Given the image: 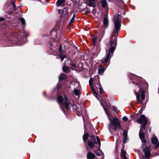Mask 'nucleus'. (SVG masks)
<instances>
[{
	"instance_id": "680f3d73",
	"label": "nucleus",
	"mask_w": 159,
	"mask_h": 159,
	"mask_svg": "<svg viewBox=\"0 0 159 159\" xmlns=\"http://www.w3.org/2000/svg\"><path fill=\"white\" fill-rule=\"evenodd\" d=\"M149 131H151V129H150Z\"/></svg>"
},
{
	"instance_id": "603ef678",
	"label": "nucleus",
	"mask_w": 159,
	"mask_h": 159,
	"mask_svg": "<svg viewBox=\"0 0 159 159\" xmlns=\"http://www.w3.org/2000/svg\"><path fill=\"white\" fill-rule=\"evenodd\" d=\"M90 88L92 92L94 91V90H95V89L93 88V87L92 86H90Z\"/></svg>"
},
{
	"instance_id": "4d7b16f0",
	"label": "nucleus",
	"mask_w": 159,
	"mask_h": 159,
	"mask_svg": "<svg viewBox=\"0 0 159 159\" xmlns=\"http://www.w3.org/2000/svg\"><path fill=\"white\" fill-rule=\"evenodd\" d=\"M143 156V157L142 158H141V159H144V156L143 155H142Z\"/></svg>"
},
{
	"instance_id": "0eeeda50",
	"label": "nucleus",
	"mask_w": 159,
	"mask_h": 159,
	"mask_svg": "<svg viewBox=\"0 0 159 159\" xmlns=\"http://www.w3.org/2000/svg\"><path fill=\"white\" fill-rule=\"evenodd\" d=\"M143 152L144 153L145 158L147 159H150L151 157V150L149 147L146 146L143 148Z\"/></svg>"
},
{
	"instance_id": "bf43d9fd",
	"label": "nucleus",
	"mask_w": 159,
	"mask_h": 159,
	"mask_svg": "<svg viewBox=\"0 0 159 159\" xmlns=\"http://www.w3.org/2000/svg\"><path fill=\"white\" fill-rule=\"evenodd\" d=\"M62 15H61V17L62 16Z\"/></svg>"
},
{
	"instance_id": "7c9ffc66",
	"label": "nucleus",
	"mask_w": 159,
	"mask_h": 159,
	"mask_svg": "<svg viewBox=\"0 0 159 159\" xmlns=\"http://www.w3.org/2000/svg\"><path fill=\"white\" fill-rule=\"evenodd\" d=\"M93 93V94L94 96L96 97L99 100L98 97L99 96H100L98 93L96 92V91L94 90V91L92 92Z\"/></svg>"
},
{
	"instance_id": "3c124183",
	"label": "nucleus",
	"mask_w": 159,
	"mask_h": 159,
	"mask_svg": "<svg viewBox=\"0 0 159 159\" xmlns=\"http://www.w3.org/2000/svg\"><path fill=\"white\" fill-rule=\"evenodd\" d=\"M61 84H57V87L58 89H60L61 87Z\"/></svg>"
},
{
	"instance_id": "f8f14e48",
	"label": "nucleus",
	"mask_w": 159,
	"mask_h": 159,
	"mask_svg": "<svg viewBox=\"0 0 159 159\" xmlns=\"http://www.w3.org/2000/svg\"><path fill=\"white\" fill-rule=\"evenodd\" d=\"M96 0H89L86 4L89 7H92L94 8L96 7Z\"/></svg>"
},
{
	"instance_id": "c756f323",
	"label": "nucleus",
	"mask_w": 159,
	"mask_h": 159,
	"mask_svg": "<svg viewBox=\"0 0 159 159\" xmlns=\"http://www.w3.org/2000/svg\"><path fill=\"white\" fill-rule=\"evenodd\" d=\"M75 13L73 14L72 18L70 20L69 23V25H70V24L71 25V24H72V23H73L74 22V19H75Z\"/></svg>"
},
{
	"instance_id": "a19ab883",
	"label": "nucleus",
	"mask_w": 159,
	"mask_h": 159,
	"mask_svg": "<svg viewBox=\"0 0 159 159\" xmlns=\"http://www.w3.org/2000/svg\"><path fill=\"white\" fill-rule=\"evenodd\" d=\"M73 109H75V110L76 111H78L79 108L76 105H73Z\"/></svg>"
},
{
	"instance_id": "f3484780",
	"label": "nucleus",
	"mask_w": 159,
	"mask_h": 159,
	"mask_svg": "<svg viewBox=\"0 0 159 159\" xmlns=\"http://www.w3.org/2000/svg\"><path fill=\"white\" fill-rule=\"evenodd\" d=\"M126 152L124 150V148H122L121 150L120 156L122 158V159H127V157L126 156ZM116 159H119V158Z\"/></svg>"
},
{
	"instance_id": "c03bdc74",
	"label": "nucleus",
	"mask_w": 159,
	"mask_h": 159,
	"mask_svg": "<svg viewBox=\"0 0 159 159\" xmlns=\"http://www.w3.org/2000/svg\"><path fill=\"white\" fill-rule=\"evenodd\" d=\"M122 120H123L127 121L128 120V119L127 117H126V116H124L123 117Z\"/></svg>"
},
{
	"instance_id": "13d9d810",
	"label": "nucleus",
	"mask_w": 159,
	"mask_h": 159,
	"mask_svg": "<svg viewBox=\"0 0 159 159\" xmlns=\"http://www.w3.org/2000/svg\"><path fill=\"white\" fill-rule=\"evenodd\" d=\"M81 63V64H82V67L83 66H83V64H82V63Z\"/></svg>"
},
{
	"instance_id": "b1692460",
	"label": "nucleus",
	"mask_w": 159,
	"mask_h": 159,
	"mask_svg": "<svg viewBox=\"0 0 159 159\" xmlns=\"http://www.w3.org/2000/svg\"><path fill=\"white\" fill-rule=\"evenodd\" d=\"M91 37H93L92 38V44L95 46L96 44V42L97 39V36H95L93 35H92Z\"/></svg>"
},
{
	"instance_id": "4c0bfd02",
	"label": "nucleus",
	"mask_w": 159,
	"mask_h": 159,
	"mask_svg": "<svg viewBox=\"0 0 159 159\" xmlns=\"http://www.w3.org/2000/svg\"><path fill=\"white\" fill-rule=\"evenodd\" d=\"M143 106L142 107H141V110L140 111H139L138 113V114H136L135 115V116H136V115L138 116V114H139V115L141 114L142 113V112H143Z\"/></svg>"
},
{
	"instance_id": "7ed1b4c3",
	"label": "nucleus",
	"mask_w": 159,
	"mask_h": 159,
	"mask_svg": "<svg viewBox=\"0 0 159 159\" xmlns=\"http://www.w3.org/2000/svg\"><path fill=\"white\" fill-rule=\"evenodd\" d=\"M104 109L106 114L108 116V119L110 121V124L111 125V127L113 130L116 131L117 129H122L119 119L116 117H113L112 119H111L109 116L110 114L109 111L105 107L104 108Z\"/></svg>"
},
{
	"instance_id": "09e8293b",
	"label": "nucleus",
	"mask_w": 159,
	"mask_h": 159,
	"mask_svg": "<svg viewBox=\"0 0 159 159\" xmlns=\"http://www.w3.org/2000/svg\"><path fill=\"white\" fill-rule=\"evenodd\" d=\"M65 15L66 16V17L65 18V20H66V19H68L69 18V15H68V13H67L66 12V14H65Z\"/></svg>"
},
{
	"instance_id": "864d4df0",
	"label": "nucleus",
	"mask_w": 159,
	"mask_h": 159,
	"mask_svg": "<svg viewBox=\"0 0 159 159\" xmlns=\"http://www.w3.org/2000/svg\"><path fill=\"white\" fill-rule=\"evenodd\" d=\"M96 155H97V156H100V154L99 152H96Z\"/></svg>"
},
{
	"instance_id": "4be33fe9",
	"label": "nucleus",
	"mask_w": 159,
	"mask_h": 159,
	"mask_svg": "<svg viewBox=\"0 0 159 159\" xmlns=\"http://www.w3.org/2000/svg\"><path fill=\"white\" fill-rule=\"evenodd\" d=\"M151 142L152 144H156L158 143V140L156 136L152 137L151 139Z\"/></svg>"
},
{
	"instance_id": "393cba45",
	"label": "nucleus",
	"mask_w": 159,
	"mask_h": 159,
	"mask_svg": "<svg viewBox=\"0 0 159 159\" xmlns=\"http://www.w3.org/2000/svg\"><path fill=\"white\" fill-rule=\"evenodd\" d=\"M87 116V112L85 109L84 108L82 110V116L84 119V117Z\"/></svg>"
},
{
	"instance_id": "f03ea898",
	"label": "nucleus",
	"mask_w": 159,
	"mask_h": 159,
	"mask_svg": "<svg viewBox=\"0 0 159 159\" xmlns=\"http://www.w3.org/2000/svg\"><path fill=\"white\" fill-rule=\"evenodd\" d=\"M133 83L137 85L139 88V93H138L135 89H134V92L136 97V99L138 102L137 104H143L142 101L145 98V91L148 89V84L145 81L143 80L140 78L136 77L135 78L132 80Z\"/></svg>"
},
{
	"instance_id": "8fccbe9b",
	"label": "nucleus",
	"mask_w": 159,
	"mask_h": 159,
	"mask_svg": "<svg viewBox=\"0 0 159 159\" xmlns=\"http://www.w3.org/2000/svg\"><path fill=\"white\" fill-rule=\"evenodd\" d=\"M5 20V19L3 17H0V21H4Z\"/></svg>"
},
{
	"instance_id": "2eb2a0df",
	"label": "nucleus",
	"mask_w": 159,
	"mask_h": 159,
	"mask_svg": "<svg viewBox=\"0 0 159 159\" xmlns=\"http://www.w3.org/2000/svg\"><path fill=\"white\" fill-rule=\"evenodd\" d=\"M64 100V98L63 97L62 95H59L57 97V102L59 104H62L64 103L63 102Z\"/></svg>"
},
{
	"instance_id": "79ce46f5",
	"label": "nucleus",
	"mask_w": 159,
	"mask_h": 159,
	"mask_svg": "<svg viewBox=\"0 0 159 159\" xmlns=\"http://www.w3.org/2000/svg\"><path fill=\"white\" fill-rule=\"evenodd\" d=\"M112 108L114 111L116 113H118L119 111V110H118L117 108L114 106H113L112 107Z\"/></svg>"
},
{
	"instance_id": "1a4fd4ad",
	"label": "nucleus",
	"mask_w": 159,
	"mask_h": 159,
	"mask_svg": "<svg viewBox=\"0 0 159 159\" xmlns=\"http://www.w3.org/2000/svg\"><path fill=\"white\" fill-rule=\"evenodd\" d=\"M64 102L62 103L63 105L65 106V108L67 111H69L70 109V103L68 102V98L66 95L64 94Z\"/></svg>"
},
{
	"instance_id": "ddd939ff",
	"label": "nucleus",
	"mask_w": 159,
	"mask_h": 159,
	"mask_svg": "<svg viewBox=\"0 0 159 159\" xmlns=\"http://www.w3.org/2000/svg\"><path fill=\"white\" fill-rule=\"evenodd\" d=\"M103 23L105 29L107 28L109 24V20L107 15L105 16L103 18Z\"/></svg>"
},
{
	"instance_id": "5701e85b",
	"label": "nucleus",
	"mask_w": 159,
	"mask_h": 159,
	"mask_svg": "<svg viewBox=\"0 0 159 159\" xmlns=\"http://www.w3.org/2000/svg\"><path fill=\"white\" fill-rule=\"evenodd\" d=\"M105 71V68L102 66L101 68H99L98 69V73L100 75H102Z\"/></svg>"
},
{
	"instance_id": "5fc2aeb1",
	"label": "nucleus",
	"mask_w": 159,
	"mask_h": 159,
	"mask_svg": "<svg viewBox=\"0 0 159 159\" xmlns=\"http://www.w3.org/2000/svg\"><path fill=\"white\" fill-rule=\"evenodd\" d=\"M90 13V11H85V12L84 14L86 15V14H87L88 13Z\"/></svg>"
},
{
	"instance_id": "4468645a",
	"label": "nucleus",
	"mask_w": 159,
	"mask_h": 159,
	"mask_svg": "<svg viewBox=\"0 0 159 159\" xmlns=\"http://www.w3.org/2000/svg\"><path fill=\"white\" fill-rule=\"evenodd\" d=\"M89 136V134L87 132H85L82 137L84 143H86L88 139H89L88 138Z\"/></svg>"
},
{
	"instance_id": "c9c22d12",
	"label": "nucleus",
	"mask_w": 159,
	"mask_h": 159,
	"mask_svg": "<svg viewBox=\"0 0 159 159\" xmlns=\"http://www.w3.org/2000/svg\"><path fill=\"white\" fill-rule=\"evenodd\" d=\"M77 113L76 114L77 116H82V109H81L80 110V111H76Z\"/></svg>"
},
{
	"instance_id": "39448f33",
	"label": "nucleus",
	"mask_w": 159,
	"mask_h": 159,
	"mask_svg": "<svg viewBox=\"0 0 159 159\" xmlns=\"http://www.w3.org/2000/svg\"><path fill=\"white\" fill-rule=\"evenodd\" d=\"M136 121L139 124H142L140 126V130H143V129L147 130L146 126L147 125H149L150 122L148 121V118H146L144 115H141L140 118L136 120Z\"/></svg>"
},
{
	"instance_id": "2f4dec72",
	"label": "nucleus",
	"mask_w": 159,
	"mask_h": 159,
	"mask_svg": "<svg viewBox=\"0 0 159 159\" xmlns=\"http://www.w3.org/2000/svg\"><path fill=\"white\" fill-rule=\"evenodd\" d=\"M53 45V44H52V43L51 42H50L48 44H47V46L48 48H50V50H52V49Z\"/></svg>"
},
{
	"instance_id": "423d86ee",
	"label": "nucleus",
	"mask_w": 159,
	"mask_h": 159,
	"mask_svg": "<svg viewBox=\"0 0 159 159\" xmlns=\"http://www.w3.org/2000/svg\"><path fill=\"white\" fill-rule=\"evenodd\" d=\"M89 138H91V139H88L86 143H84L85 146L87 150L89 148L90 149H92L94 147L95 144H97L96 138L94 135H90Z\"/></svg>"
},
{
	"instance_id": "49530a36",
	"label": "nucleus",
	"mask_w": 159,
	"mask_h": 159,
	"mask_svg": "<svg viewBox=\"0 0 159 159\" xmlns=\"http://www.w3.org/2000/svg\"><path fill=\"white\" fill-rule=\"evenodd\" d=\"M58 13L59 14H61V13H62L63 14V13L64 11H62L61 10H58Z\"/></svg>"
},
{
	"instance_id": "a18cd8bd",
	"label": "nucleus",
	"mask_w": 159,
	"mask_h": 159,
	"mask_svg": "<svg viewBox=\"0 0 159 159\" xmlns=\"http://www.w3.org/2000/svg\"><path fill=\"white\" fill-rule=\"evenodd\" d=\"M155 146L154 147V148L155 149H157L159 146V145L157 143L156 144H155Z\"/></svg>"
},
{
	"instance_id": "72a5a7b5",
	"label": "nucleus",
	"mask_w": 159,
	"mask_h": 159,
	"mask_svg": "<svg viewBox=\"0 0 159 159\" xmlns=\"http://www.w3.org/2000/svg\"><path fill=\"white\" fill-rule=\"evenodd\" d=\"M20 20L21 21L22 24H23L24 25H26L25 20L23 18H20Z\"/></svg>"
},
{
	"instance_id": "a211bd4d",
	"label": "nucleus",
	"mask_w": 159,
	"mask_h": 159,
	"mask_svg": "<svg viewBox=\"0 0 159 159\" xmlns=\"http://www.w3.org/2000/svg\"><path fill=\"white\" fill-rule=\"evenodd\" d=\"M70 67H69L68 66H66L64 65L62 67V70L63 72L66 73V74H68L69 73L70 70Z\"/></svg>"
},
{
	"instance_id": "e433bc0d",
	"label": "nucleus",
	"mask_w": 159,
	"mask_h": 159,
	"mask_svg": "<svg viewBox=\"0 0 159 159\" xmlns=\"http://www.w3.org/2000/svg\"><path fill=\"white\" fill-rule=\"evenodd\" d=\"M74 92L76 96H78L80 93L79 90L78 89H75Z\"/></svg>"
},
{
	"instance_id": "aec40b11",
	"label": "nucleus",
	"mask_w": 159,
	"mask_h": 159,
	"mask_svg": "<svg viewBox=\"0 0 159 159\" xmlns=\"http://www.w3.org/2000/svg\"><path fill=\"white\" fill-rule=\"evenodd\" d=\"M65 1L66 0H58L56 3L57 6L58 7L61 4L63 6H64Z\"/></svg>"
},
{
	"instance_id": "0e129e2a",
	"label": "nucleus",
	"mask_w": 159,
	"mask_h": 159,
	"mask_svg": "<svg viewBox=\"0 0 159 159\" xmlns=\"http://www.w3.org/2000/svg\"><path fill=\"white\" fill-rule=\"evenodd\" d=\"M101 104H103V103H101Z\"/></svg>"
},
{
	"instance_id": "412c9836",
	"label": "nucleus",
	"mask_w": 159,
	"mask_h": 159,
	"mask_svg": "<svg viewBox=\"0 0 159 159\" xmlns=\"http://www.w3.org/2000/svg\"><path fill=\"white\" fill-rule=\"evenodd\" d=\"M139 136L141 140L143 139H144V138H145V135L143 133V130H140L139 133Z\"/></svg>"
},
{
	"instance_id": "6e6552de",
	"label": "nucleus",
	"mask_w": 159,
	"mask_h": 159,
	"mask_svg": "<svg viewBox=\"0 0 159 159\" xmlns=\"http://www.w3.org/2000/svg\"><path fill=\"white\" fill-rule=\"evenodd\" d=\"M69 65L70 66V68L72 70H74L75 68H77V66L79 65V63L78 61L75 59L72 60H71L69 63Z\"/></svg>"
},
{
	"instance_id": "c85d7f7f",
	"label": "nucleus",
	"mask_w": 159,
	"mask_h": 159,
	"mask_svg": "<svg viewBox=\"0 0 159 159\" xmlns=\"http://www.w3.org/2000/svg\"><path fill=\"white\" fill-rule=\"evenodd\" d=\"M58 56L62 61H63L64 59L66 57V56L62 53H60L58 55Z\"/></svg>"
},
{
	"instance_id": "052dcab7",
	"label": "nucleus",
	"mask_w": 159,
	"mask_h": 159,
	"mask_svg": "<svg viewBox=\"0 0 159 159\" xmlns=\"http://www.w3.org/2000/svg\"><path fill=\"white\" fill-rule=\"evenodd\" d=\"M109 2H110V0H107Z\"/></svg>"
},
{
	"instance_id": "58836bf2",
	"label": "nucleus",
	"mask_w": 159,
	"mask_h": 159,
	"mask_svg": "<svg viewBox=\"0 0 159 159\" xmlns=\"http://www.w3.org/2000/svg\"><path fill=\"white\" fill-rule=\"evenodd\" d=\"M11 4L12 5L13 7V9L14 11L16 10V5L14 2H11Z\"/></svg>"
},
{
	"instance_id": "cd10ccee",
	"label": "nucleus",
	"mask_w": 159,
	"mask_h": 159,
	"mask_svg": "<svg viewBox=\"0 0 159 159\" xmlns=\"http://www.w3.org/2000/svg\"><path fill=\"white\" fill-rule=\"evenodd\" d=\"M96 138L97 140V141H96L97 142V144L98 143L99 144L98 148L100 149L101 145L100 138L98 136H97Z\"/></svg>"
},
{
	"instance_id": "9b49d317",
	"label": "nucleus",
	"mask_w": 159,
	"mask_h": 159,
	"mask_svg": "<svg viewBox=\"0 0 159 159\" xmlns=\"http://www.w3.org/2000/svg\"><path fill=\"white\" fill-rule=\"evenodd\" d=\"M59 81L63 84V82H66L67 81L66 75L64 74H61L59 77Z\"/></svg>"
},
{
	"instance_id": "a878e982",
	"label": "nucleus",
	"mask_w": 159,
	"mask_h": 159,
	"mask_svg": "<svg viewBox=\"0 0 159 159\" xmlns=\"http://www.w3.org/2000/svg\"><path fill=\"white\" fill-rule=\"evenodd\" d=\"M98 88L99 89L100 93V94H102V93L104 92L102 91V86L100 83L99 82L98 84Z\"/></svg>"
},
{
	"instance_id": "9d476101",
	"label": "nucleus",
	"mask_w": 159,
	"mask_h": 159,
	"mask_svg": "<svg viewBox=\"0 0 159 159\" xmlns=\"http://www.w3.org/2000/svg\"><path fill=\"white\" fill-rule=\"evenodd\" d=\"M51 34V38L52 41H55L57 37V32L56 30H52L50 32Z\"/></svg>"
},
{
	"instance_id": "6ab92c4d",
	"label": "nucleus",
	"mask_w": 159,
	"mask_h": 159,
	"mask_svg": "<svg viewBox=\"0 0 159 159\" xmlns=\"http://www.w3.org/2000/svg\"><path fill=\"white\" fill-rule=\"evenodd\" d=\"M101 6L103 8H108V3L106 0H101Z\"/></svg>"
},
{
	"instance_id": "37998d69",
	"label": "nucleus",
	"mask_w": 159,
	"mask_h": 159,
	"mask_svg": "<svg viewBox=\"0 0 159 159\" xmlns=\"http://www.w3.org/2000/svg\"><path fill=\"white\" fill-rule=\"evenodd\" d=\"M127 139V136H123V142L125 143L126 142V141Z\"/></svg>"
},
{
	"instance_id": "dca6fc26",
	"label": "nucleus",
	"mask_w": 159,
	"mask_h": 159,
	"mask_svg": "<svg viewBox=\"0 0 159 159\" xmlns=\"http://www.w3.org/2000/svg\"><path fill=\"white\" fill-rule=\"evenodd\" d=\"M95 157V155L91 152H88L87 154V159H94Z\"/></svg>"
},
{
	"instance_id": "f257e3e1",
	"label": "nucleus",
	"mask_w": 159,
	"mask_h": 159,
	"mask_svg": "<svg viewBox=\"0 0 159 159\" xmlns=\"http://www.w3.org/2000/svg\"><path fill=\"white\" fill-rule=\"evenodd\" d=\"M119 16V15L118 16H115L113 18L114 28L113 34L110 37V47L106 58L102 61V63L103 64H106L108 62L110 59V57H111L113 56L114 51L116 48L117 36L120 30L121 26V21H120Z\"/></svg>"
},
{
	"instance_id": "20e7f679",
	"label": "nucleus",
	"mask_w": 159,
	"mask_h": 159,
	"mask_svg": "<svg viewBox=\"0 0 159 159\" xmlns=\"http://www.w3.org/2000/svg\"><path fill=\"white\" fill-rule=\"evenodd\" d=\"M136 121L139 124H142L140 126V130H143V129L147 130L146 126L147 125H149L150 122L148 121V118H146L144 115H141L140 118L136 120Z\"/></svg>"
},
{
	"instance_id": "bb28decb",
	"label": "nucleus",
	"mask_w": 159,
	"mask_h": 159,
	"mask_svg": "<svg viewBox=\"0 0 159 159\" xmlns=\"http://www.w3.org/2000/svg\"><path fill=\"white\" fill-rule=\"evenodd\" d=\"M142 143V146H143L144 145L146 147L147 146V145L146 144L147 142L146 140L144 139H143L141 140Z\"/></svg>"
},
{
	"instance_id": "ea45409f",
	"label": "nucleus",
	"mask_w": 159,
	"mask_h": 159,
	"mask_svg": "<svg viewBox=\"0 0 159 159\" xmlns=\"http://www.w3.org/2000/svg\"><path fill=\"white\" fill-rule=\"evenodd\" d=\"M93 78H91L89 80V85L90 86H92L93 85Z\"/></svg>"
},
{
	"instance_id": "f704fd0d",
	"label": "nucleus",
	"mask_w": 159,
	"mask_h": 159,
	"mask_svg": "<svg viewBox=\"0 0 159 159\" xmlns=\"http://www.w3.org/2000/svg\"><path fill=\"white\" fill-rule=\"evenodd\" d=\"M59 105H60V108L61 109V110L64 113H65L66 112V110H65V108H64V107L63 106V104H59Z\"/></svg>"
},
{
	"instance_id": "6e6d98bb",
	"label": "nucleus",
	"mask_w": 159,
	"mask_h": 159,
	"mask_svg": "<svg viewBox=\"0 0 159 159\" xmlns=\"http://www.w3.org/2000/svg\"><path fill=\"white\" fill-rule=\"evenodd\" d=\"M43 95L44 96H46V92L45 91H44L43 93Z\"/></svg>"
},
{
	"instance_id": "473e14b6",
	"label": "nucleus",
	"mask_w": 159,
	"mask_h": 159,
	"mask_svg": "<svg viewBox=\"0 0 159 159\" xmlns=\"http://www.w3.org/2000/svg\"><path fill=\"white\" fill-rule=\"evenodd\" d=\"M128 128L127 130H123V136H127V133L128 131Z\"/></svg>"
},
{
	"instance_id": "e2e57ef3",
	"label": "nucleus",
	"mask_w": 159,
	"mask_h": 159,
	"mask_svg": "<svg viewBox=\"0 0 159 159\" xmlns=\"http://www.w3.org/2000/svg\"><path fill=\"white\" fill-rule=\"evenodd\" d=\"M39 2H41V0H39Z\"/></svg>"
},
{
	"instance_id": "de8ad7c7",
	"label": "nucleus",
	"mask_w": 159,
	"mask_h": 159,
	"mask_svg": "<svg viewBox=\"0 0 159 159\" xmlns=\"http://www.w3.org/2000/svg\"><path fill=\"white\" fill-rule=\"evenodd\" d=\"M62 50V46L61 44L60 45V46L59 48V52H61Z\"/></svg>"
}]
</instances>
